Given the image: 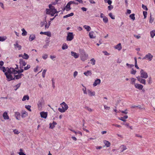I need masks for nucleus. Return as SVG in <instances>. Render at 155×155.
I'll list each match as a JSON object with an SVG mask.
<instances>
[{
	"mask_svg": "<svg viewBox=\"0 0 155 155\" xmlns=\"http://www.w3.org/2000/svg\"><path fill=\"white\" fill-rule=\"evenodd\" d=\"M130 18L132 19L133 21L135 20V14H132L130 15Z\"/></svg>",
	"mask_w": 155,
	"mask_h": 155,
	"instance_id": "nucleus-40",
	"label": "nucleus"
},
{
	"mask_svg": "<svg viewBox=\"0 0 155 155\" xmlns=\"http://www.w3.org/2000/svg\"><path fill=\"white\" fill-rule=\"evenodd\" d=\"M74 38V36L72 32H69L68 34L66 40L68 41H70L72 40Z\"/></svg>",
	"mask_w": 155,
	"mask_h": 155,
	"instance_id": "nucleus-6",
	"label": "nucleus"
},
{
	"mask_svg": "<svg viewBox=\"0 0 155 155\" xmlns=\"http://www.w3.org/2000/svg\"><path fill=\"white\" fill-rule=\"evenodd\" d=\"M29 56L28 54L25 53L23 55V58L24 59L27 60L29 58Z\"/></svg>",
	"mask_w": 155,
	"mask_h": 155,
	"instance_id": "nucleus-35",
	"label": "nucleus"
},
{
	"mask_svg": "<svg viewBox=\"0 0 155 155\" xmlns=\"http://www.w3.org/2000/svg\"><path fill=\"white\" fill-rule=\"evenodd\" d=\"M40 34L41 35H46L49 37H51V33L50 31H47L43 32L42 31H41L40 32Z\"/></svg>",
	"mask_w": 155,
	"mask_h": 155,
	"instance_id": "nucleus-17",
	"label": "nucleus"
},
{
	"mask_svg": "<svg viewBox=\"0 0 155 155\" xmlns=\"http://www.w3.org/2000/svg\"><path fill=\"white\" fill-rule=\"evenodd\" d=\"M83 27L87 31H90L91 30V28L90 26L87 25H84L83 26Z\"/></svg>",
	"mask_w": 155,
	"mask_h": 155,
	"instance_id": "nucleus-29",
	"label": "nucleus"
},
{
	"mask_svg": "<svg viewBox=\"0 0 155 155\" xmlns=\"http://www.w3.org/2000/svg\"><path fill=\"white\" fill-rule=\"evenodd\" d=\"M150 36L152 38H153L155 36V30H153L150 32Z\"/></svg>",
	"mask_w": 155,
	"mask_h": 155,
	"instance_id": "nucleus-32",
	"label": "nucleus"
},
{
	"mask_svg": "<svg viewBox=\"0 0 155 155\" xmlns=\"http://www.w3.org/2000/svg\"><path fill=\"white\" fill-rule=\"evenodd\" d=\"M28 115V113L26 112V111H24L22 113V115H21V117L22 118H24V117H26Z\"/></svg>",
	"mask_w": 155,
	"mask_h": 155,
	"instance_id": "nucleus-33",
	"label": "nucleus"
},
{
	"mask_svg": "<svg viewBox=\"0 0 155 155\" xmlns=\"http://www.w3.org/2000/svg\"><path fill=\"white\" fill-rule=\"evenodd\" d=\"M118 119H119L122 121H123L124 122H125L126 121V120H125L124 117H119V118Z\"/></svg>",
	"mask_w": 155,
	"mask_h": 155,
	"instance_id": "nucleus-63",
	"label": "nucleus"
},
{
	"mask_svg": "<svg viewBox=\"0 0 155 155\" xmlns=\"http://www.w3.org/2000/svg\"><path fill=\"white\" fill-rule=\"evenodd\" d=\"M101 82V80L99 79H97L94 82L93 84V85L94 87L96 86L97 85L100 84Z\"/></svg>",
	"mask_w": 155,
	"mask_h": 155,
	"instance_id": "nucleus-19",
	"label": "nucleus"
},
{
	"mask_svg": "<svg viewBox=\"0 0 155 155\" xmlns=\"http://www.w3.org/2000/svg\"><path fill=\"white\" fill-rule=\"evenodd\" d=\"M5 74L8 81H10L11 80H15V78L13 77L11 74H8V73H5Z\"/></svg>",
	"mask_w": 155,
	"mask_h": 155,
	"instance_id": "nucleus-7",
	"label": "nucleus"
},
{
	"mask_svg": "<svg viewBox=\"0 0 155 155\" xmlns=\"http://www.w3.org/2000/svg\"><path fill=\"white\" fill-rule=\"evenodd\" d=\"M140 77L142 78H147L148 77V75L147 73L143 69H141L140 71Z\"/></svg>",
	"mask_w": 155,
	"mask_h": 155,
	"instance_id": "nucleus-5",
	"label": "nucleus"
},
{
	"mask_svg": "<svg viewBox=\"0 0 155 155\" xmlns=\"http://www.w3.org/2000/svg\"><path fill=\"white\" fill-rule=\"evenodd\" d=\"M84 74L86 76H91L92 73L91 71L90 70L87 71L86 72H84Z\"/></svg>",
	"mask_w": 155,
	"mask_h": 155,
	"instance_id": "nucleus-22",
	"label": "nucleus"
},
{
	"mask_svg": "<svg viewBox=\"0 0 155 155\" xmlns=\"http://www.w3.org/2000/svg\"><path fill=\"white\" fill-rule=\"evenodd\" d=\"M56 56H52L51 55L50 56V58L53 61H55V58H56Z\"/></svg>",
	"mask_w": 155,
	"mask_h": 155,
	"instance_id": "nucleus-60",
	"label": "nucleus"
},
{
	"mask_svg": "<svg viewBox=\"0 0 155 155\" xmlns=\"http://www.w3.org/2000/svg\"><path fill=\"white\" fill-rule=\"evenodd\" d=\"M20 152L18 153L19 155H26L24 153L22 152L23 150L22 149H20Z\"/></svg>",
	"mask_w": 155,
	"mask_h": 155,
	"instance_id": "nucleus-50",
	"label": "nucleus"
},
{
	"mask_svg": "<svg viewBox=\"0 0 155 155\" xmlns=\"http://www.w3.org/2000/svg\"><path fill=\"white\" fill-rule=\"evenodd\" d=\"M21 68L20 69V70H16V71L17 72H16V74H17V73H21L23 72L24 71V70L22 69H21Z\"/></svg>",
	"mask_w": 155,
	"mask_h": 155,
	"instance_id": "nucleus-48",
	"label": "nucleus"
},
{
	"mask_svg": "<svg viewBox=\"0 0 155 155\" xmlns=\"http://www.w3.org/2000/svg\"><path fill=\"white\" fill-rule=\"evenodd\" d=\"M30 68V65L28 64L27 65V66L25 67L24 68V70H27Z\"/></svg>",
	"mask_w": 155,
	"mask_h": 155,
	"instance_id": "nucleus-53",
	"label": "nucleus"
},
{
	"mask_svg": "<svg viewBox=\"0 0 155 155\" xmlns=\"http://www.w3.org/2000/svg\"><path fill=\"white\" fill-rule=\"evenodd\" d=\"M103 21L105 23H107L108 21L107 18L105 16H104L103 18Z\"/></svg>",
	"mask_w": 155,
	"mask_h": 155,
	"instance_id": "nucleus-45",
	"label": "nucleus"
},
{
	"mask_svg": "<svg viewBox=\"0 0 155 155\" xmlns=\"http://www.w3.org/2000/svg\"><path fill=\"white\" fill-rule=\"evenodd\" d=\"M153 58V56L150 53H148L143 58V60H147L149 61H151Z\"/></svg>",
	"mask_w": 155,
	"mask_h": 155,
	"instance_id": "nucleus-4",
	"label": "nucleus"
},
{
	"mask_svg": "<svg viewBox=\"0 0 155 155\" xmlns=\"http://www.w3.org/2000/svg\"><path fill=\"white\" fill-rule=\"evenodd\" d=\"M134 86L136 88L138 89L139 90H142L143 87V86L142 85L137 83L135 84Z\"/></svg>",
	"mask_w": 155,
	"mask_h": 155,
	"instance_id": "nucleus-14",
	"label": "nucleus"
},
{
	"mask_svg": "<svg viewBox=\"0 0 155 155\" xmlns=\"http://www.w3.org/2000/svg\"><path fill=\"white\" fill-rule=\"evenodd\" d=\"M49 7L50 9L51 12H54V13H58V12L57 11V10L54 7L52 6L51 5H49Z\"/></svg>",
	"mask_w": 155,
	"mask_h": 155,
	"instance_id": "nucleus-10",
	"label": "nucleus"
},
{
	"mask_svg": "<svg viewBox=\"0 0 155 155\" xmlns=\"http://www.w3.org/2000/svg\"><path fill=\"white\" fill-rule=\"evenodd\" d=\"M57 123L55 121H53L52 123H50L49 124L50 128L53 129L54 127L56 125Z\"/></svg>",
	"mask_w": 155,
	"mask_h": 155,
	"instance_id": "nucleus-25",
	"label": "nucleus"
},
{
	"mask_svg": "<svg viewBox=\"0 0 155 155\" xmlns=\"http://www.w3.org/2000/svg\"><path fill=\"white\" fill-rule=\"evenodd\" d=\"M62 107V108H59L58 111L61 113H64L68 109V107L67 104L64 102H63L61 104Z\"/></svg>",
	"mask_w": 155,
	"mask_h": 155,
	"instance_id": "nucleus-1",
	"label": "nucleus"
},
{
	"mask_svg": "<svg viewBox=\"0 0 155 155\" xmlns=\"http://www.w3.org/2000/svg\"><path fill=\"white\" fill-rule=\"evenodd\" d=\"M41 117L44 118H46L47 116V113L46 112H44L43 111L41 112L40 113Z\"/></svg>",
	"mask_w": 155,
	"mask_h": 155,
	"instance_id": "nucleus-13",
	"label": "nucleus"
},
{
	"mask_svg": "<svg viewBox=\"0 0 155 155\" xmlns=\"http://www.w3.org/2000/svg\"><path fill=\"white\" fill-rule=\"evenodd\" d=\"M87 91L88 94L90 96H94L95 95V93L94 91L92 92L91 90L89 89L87 90Z\"/></svg>",
	"mask_w": 155,
	"mask_h": 155,
	"instance_id": "nucleus-20",
	"label": "nucleus"
},
{
	"mask_svg": "<svg viewBox=\"0 0 155 155\" xmlns=\"http://www.w3.org/2000/svg\"><path fill=\"white\" fill-rule=\"evenodd\" d=\"M46 14H47L50 15L51 13L50 9H46Z\"/></svg>",
	"mask_w": 155,
	"mask_h": 155,
	"instance_id": "nucleus-59",
	"label": "nucleus"
},
{
	"mask_svg": "<svg viewBox=\"0 0 155 155\" xmlns=\"http://www.w3.org/2000/svg\"><path fill=\"white\" fill-rule=\"evenodd\" d=\"M0 70L1 71H2L4 72H5V73L6 71L5 67H2V66H0Z\"/></svg>",
	"mask_w": 155,
	"mask_h": 155,
	"instance_id": "nucleus-42",
	"label": "nucleus"
},
{
	"mask_svg": "<svg viewBox=\"0 0 155 155\" xmlns=\"http://www.w3.org/2000/svg\"><path fill=\"white\" fill-rule=\"evenodd\" d=\"M109 16L112 19H115V17L114 16H113L112 13H110L109 14Z\"/></svg>",
	"mask_w": 155,
	"mask_h": 155,
	"instance_id": "nucleus-51",
	"label": "nucleus"
},
{
	"mask_svg": "<svg viewBox=\"0 0 155 155\" xmlns=\"http://www.w3.org/2000/svg\"><path fill=\"white\" fill-rule=\"evenodd\" d=\"M35 38V34H31L30 35L29 38V40L30 41H32Z\"/></svg>",
	"mask_w": 155,
	"mask_h": 155,
	"instance_id": "nucleus-27",
	"label": "nucleus"
},
{
	"mask_svg": "<svg viewBox=\"0 0 155 155\" xmlns=\"http://www.w3.org/2000/svg\"><path fill=\"white\" fill-rule=\"evenodd\" d=\"M20 68H22L23 66H25L26 64V63L22 59H20L19 60Z\"/></svg>",
	"mask_w": 155,
	"mask_h": 155,
	"instance_id": "nucleus-8",
	"label": "nucleus"
},
{
	"mask_svg": "<svg viewBox=\"0 0 155 155\" xmlns=\"http://www.w3.org/2000/svg\"><path fill=\"white\" fill-rule=\"evenodd\" d=\"M29 99V97L28 96V95H25L22 99V101H25L26 100V99H27V100H28Z\"/></svg>",
	"mask_w": 155,
	"mask_h": 155,
	"instance_id": "nucleus-39",
	"label": "nucleus"
},
{
	"mask_svg": "<svg viewBox=\"0 0 155 155\" xmlns=\"http://www.w3.org/2000/svg\"><path fill=\"white\" fill-rule=\"evenodd\" d=\"M15 115L17 120H19L20 119V114L18 112H16L15 114Z\"/></svg>",
	"mask_w": 155,
	"mask_h": 155,
	"instance_id": "nucleus-24",
	"label": "nucleus"
},
{
	"mask_svg": "<svg viewBox=\"0 0 155 155\" xmlns=\"http://www.w3.org/2000/svg\"><path fill=\"white\" fill-rule=\"evenodd\" d=\"M74 13L73 12H71V13L68 14L67 15L64 16L63 17L64 18H66L68 17L72 16L74 15Z\"/></svg>",
	"mask_w": 155,
	"mask_h": 155,
	"instance_id": "nucleus-31",
	"label": "nucleus"
},
{
	"mask_svg": "<svg viewBox=\"0 0 155 155\" xmlns=\"http://www.w3.org/2000/svg\"><path fill=\"white\" fill-rule=\"evenodd\" d=\"M13 132L15 134H18L20 133V132H19L18 131V130L16 129H15V130H14Z\"/></svg>",
	"mask_w": 155,
	"mask_h": 155,
	"instance_id": "nucleus-57",
	"label": "nucleus"
},
{
	"mask_svg": "<svg viewBox=\"0 0 155 155\" xmlns=\"http://www.w3.org/2000/svg\"><path fill=\"white\" fill-rule=\"evenodd\" d=\"M153 18L151 17V15L150 16V19L149 20V22L151 23H152L153 21Z\"/></svg>",
	"mask_w": 155,
	"mask_h": 155,
	"instance_id": "nucleus-62",
	"label": "nucleus"
},
{
	"mask_svg": "<svg viewBox=\"0 0 155 155\" xmlns=\"http://www.w3.org/2000/svg\"><path fill=\"white\" fill-rule=\"evenodd\" d=\"M143 14L144 16V18H145L147 17V12L146 11H143Z\"/></svg>",
	"mask_w": 155,
	"mask_h": 155,
	"instance_id": "nucleus-58",
	"label": "nucleus"
},
{
	"mask_svg": "<svg viewBox=\"0 0 155 155\" xmlns=\"http://www.w3.org/2000/svg\"><path fill=\"white\" fill-rule=\"evenodd\" d=\"M136 80V79L134 78H131V83L132 84H134V85H135V84H136V83H135V81Z\"/></svg>",
	"mask_w": 155,
	"mask_h": 155,
	"instance_id": "nucleus-43",
	"label": "nucleus"
},
{
	"mask_svg": "<svg viewBox=\"0 0 155 155\" xmlns=\"http://www.w3.org/2000/svg\"><path fill=\"white\" fill-rule=\"evenodd\" d=\"M71 54L72 56H73L74 58H77L79 57V54L74 51H71Z\"/></svg>",
	"mask_w": 155,
	"mask_h": 155,
	"instance_id": "nucleus-16",
	"label": "nucleus"
},
{
	"mask_svg": "<svg viewBox=\"0 0 155 155\" xmlns=\"http://www.w3.org/2000/svg\"><path fill=\"white\" fill-rule=\"evenodd\" d=\"M21 31H22V35L23 36H25L27 35V32L25 30L24 28H22L21 29Z\"/></svg>",
	"mask_w": 155,
	"mask_h": 155,
	"instance_id": "nucleus-30",
	"label": "nucleus"
},
{
	"mask_svg": "<svg viewBox=\"0 0 155 155\" xmlns=\"http://www.w3.org/2000/svg\"><path fill=\"white\" fill-rule=\"evenodd\" d=\"M25 107L29 111L31 112V106L29 105L25 106Z\"/></svg>",
	"mask_w": 155,
	"mask_h": 155,
	"instance_id": "nucleus-44",
	"label": "nucleus"
},
{
	"mask_svg": "<svg viewBox=\"0 0 155 155\" xmlns=\"http://www.w3.org/2000/svg\"><path fill=\"white\" fill-rule=\"evenodd\" d=\"M90 63L92 65H94L95 64L96 61L95 60L94 58H92L90 60Z\"/></svg>",
	"mask_w": 155,
	"mask_h": 155,
	"instance_id": "nucleus-36",
	"label": "nucleus"
},
{
	"mask_svg": "<svg viewBox=\"0 0 155 155\" xmlns=\"http://www.w3.org/2000/svg\"><path fill=\"white\" fill-rule=\"evenodd\" d=\"M14 46L15 48H17L19 50L21 49V46L18 44L17 42H16L15 44H14Z\"/></svg>",
	"mask_w": 155,
	"mask_h": 155,
	"instance_id": "nucleus-26",
	"label": "nucleus"
},
{
	"mask_svg": "<svg viewBox=\"0 0 155 155\" xmlns=\"http://www.w3.org/2000/svg\"><path fill=\"white\" fill-rule=\"evenodd\" d=\"M142 8L143 9L145 10L146 11H147L148 10L146 6H145L143 4L142 5Z\"/></svg>",
	"mask_w": 155,
	"mask_h": 155,
	"instance_id": "nucleus-52",
	"label": "nucleus"
},
{
	"mask_svg": "<svg viewBox=\"0 0 155 155\" xmlns=\"http://www.w3.org/2000/svg\"><path fill=\"white\" fill-rule=\"evenodd\" d=\"M21 83H19L16 85L14 87V90L16 91L18 88L21 85Z\"/></svg>",
	"mask_w": 155,
	"mask_h": 155,
	"instance_id": "nucleus-37",
	"label": "nucleus"
},
{
	"mask_svg": "<svg viewBox=\"0 0 155 155\" xmlns=\"http://www.w3.org/2000/svg\"><path fill=\"white\" fill-rule=\"evenodd\" d=\"M71 5V3L69 2L67 4L66 6L64 8V9H65L67 11H70L71 9V8H70Z\"/></svg>",
	"mask_w": 155,
	"mask_h": 155,
	"instance_id": "nucleus-18",
	"label": "nucleus"
},
{
	"mask_svg": "<svg viewBox=\"0 0 155 155\" xmlns=\"http://www.w3.org/2000/svg\"><path fill=\"white\" fill-rule=\"evenodd\" d=\"M85 108L86 110H88L90 112H91L92 111V110L90 108L88 107H85Z\"/></svg>",
	"mask_w": 155,
	"mask_h": 155,
	"instance_id": "nucleus-55",
	"label": "nucleus"
},
{
	"mask_svg": "<svg viewBox=\"0 0 155 155\" xmlns=\"http://www.w3.org/2000/svg\"><path fill=\"white\" fill-rule=\"evenodd\" d=\"M48 55L47 54H44L43 55V56H42V58L44 59H46L47 58H48Z\"/></svg>",
	"mask_w": 155,
	"mask_h": 155,
	"instance_id": "nucleus-56",
	"label": "nucleus"
},
{
	"mask_svg": "<svg viewBox=\"0 0 155 155\" xmlns=\"http://www.w3.org/2000/svg\"><path fill=\"white\" fill-rule=\"evenodd\" d=\"M6 39V37H0V41H3Z\"/></svg>",
	"mask_w": 155,
	"mask_h": 155,
	"instance_id": "nucleus-54",
	"label": "nucleus"
},
{
	"mask_svg": "<svg viewBox=\"0 0 155 155\" xmlns=\"http://www.w3.org/2000/svg\"><path fill=\"white\" fill-rule=\"evenodd\" d=\"M88 57V55L86 54L84 50L82 51L80 56V58L81 60L83 61H85L87 60Z\"/></svg>",
	"mask_w": 155,
	"mask_h": 155,
	"instance_id": "nucleus-3",
	"label": "nucleus"
},
{
	"mask_svg": "<svg viewBox=\"0 0 155 155\" xmlns=\"http://www.w3.org/2000/svg\"><path fill=\"white\" fill-rule=\"evenodd\" d=\"M82 86L83 87H84V88H83L82 89V90L83 91V93H84V94H87V88H86V87H85V86H84L83 84H82Z\"/></svg>",
	"mask_w": 155,
	"mask_h": 155,
	"instance_id": "nucleus-41",
	"label": "nucleus"
},
{
	"mask_svg": "<svg viewBox=\"0 0 155 155\" xmlns=\"http://www.w3.org/2000/svg\"><path fill=\"white\" fill-rule=\"evenodd\" d=\"M70 3H71V4H74L75 5H78V3L74 1H71L69 2Z\"/></svg>",
	"mask_w": 155,
	"mask_h": 155,
	"instance_id": "nucleus-61",
	"label": "nucleus"
},
{
	"mask_svg": "<svg viewBox=\"0 0 155 155\" xmlns=\"http://www.w3.org/2000/svg\"><path fill=\"white\" fill-rule=\"evenodd\" d=\"M103 143L105 144V146L107 147H109L110 145V143L108 141L104 140L103 141Z\"/></svg>",
	"mask_w": 155,
	"mask_h": 155,
	"instance_id": "nucleus-23",
	"label": "nucleus"
},
{
	"mask_svg": "<svg viewBox=\"0 0 155 155\" xmlns=\"http://www.w3.org/2000/svg\"><path fill=\"white\" fill-rule=\"evenodd\" d=\"M121 147L122 149L121 152H123L124 150L127 149L126 147L124 145H122L121 146Z\"/></svg>",
	"mask_w": 155,
	"mask_h": 155,
	"instance_id": "nucleus-46",
	"label": "nucleus"
},
{
	"mask_svg": "<svg viewBox=\"0 0 155 155\" xmlns=\"http://www.w3.org/2000/svg\"><path fill=\"white\" fill-rule=\"evenodd\" d=\"M89 37L91 38H94L96 36L94 31H91L89 32Z\"/></svg>",
	"mask_w": 155,
	"mask_h": 155,
	"instance_id": "nucleus-15",
	"label": "nucleus"
},
{
	"mask_svg": "<svg viewBox=\"0 0 155 155\" xmlns=\"http://www.w3.org/2000/svg\"><path fill=\"white\" fill-rule=\"evenodd\" d=\"M115 48L116 49H117L119 51L122 48V46L121 45V44L120 43L118 44L115 47Z\"/></svg>",
	"mask_w": 155,
	"mask_h": 155,
	"instance_id": "nucleus-28",
	"label": "nucleus"
},
{
	"mask_svg": "<svg viewBox=\"0 0 155 155\" xmlns=\"http://www.w3.org/2000/svg\"><path fill=\"white\" fill-rule=\"evenodd\" d=\"M137 80L141 83L143 84L144 85L146 84V80L145 79L142 78L140 77V76H138L137 77Z\"/></svg>",
	"mask_w": 155,
	"mask_h": 155,
	"instance_id": "nucleus-11",
	"label": "nucleus"
},
{
	"mask_svg": "<svg viewBox=\"0 0 155 155\" xmlns=\"http://www.w3.org/2000/svg\"><path fill=\"white\" fill-rule=\"evenodd\" d=\"M43 104V102L42 100L39 101L37 104L38 109L39 110H41L42 108V105Z\"/></svg>",
	"mask_w": 155,
	"mask_h": 155,
	"instance_id": "nucleus-9",
	"label": "nucleus"
},
{
	"mask_svg": "<svg viewBox=\"0 0 155 155\" xmlns=\"http://www.w3.org/2000/svg\"><path fill=\"white\" fill-rule=\"evenodd\" d=\"M68 45L65 43L63 44L62 48L63 50H64L65 49H67L68 48Z\"/></svg>",
	"mask_w": 155,
	"mask_h": 155,
	"instance_id": "nucleus-34",
	"label": "nucleus"
},
{
	"mask_svg": "<svg viewBox=\"0 0 155 155\" xmlns=\"http://www.w3.org/2000/svg\"><path fill=\"white\" fill-rule=\"evenodd\" d=\"M46 71H47V70H46V69H44L42 73V76L43 78H44L45 77V73L46 72Z\"/></svg>",
	"mask_w": 155,
	"mask_h": 155,
	"instance_id": "nucleus-49",
	"label": "nucleus"
},
{
	"mask_svg": "<svg viewBox=\"0 0 155 155\" xmlns=\"http://www.w3.org/2000/svg\"><path fill=\"white\" fill-rule=\"evenodd\" d=\"M137 71L136 70H134L133 68H132L131 71L130 73L134 75L136 74Z\"/></svg>",
	"mask_w": 155,
	"mask_h": 155,
	"instance_id": "nucleus-47",
	"label": "nucleus"
},
{
	"mask_svg": "<svg viewBox=\"0 0 155 155\" xmlns=\"http://www.w3.org/2000/svg\"><path fill=\"white\" fill-rule=\"evenodd\" d=\"M3 117L4 119L5 120H8L9 118V117L7 113L6 112H5L3 113Z\"/></svg>",
	"mask_w": 155,
	"mask_h": 155,
	"instance_id": "nucleus-21",
	"label": "nucleus"
},
{
	"mask_svg": "<svg viewBox=\"0 0 155 155\" xmlns=\"http://www.w3.org/2000/svg\"><path fill=\"white\" fill-rule=\"evenodd\" d=\"M134 61H135V67L137 69H139V67H138L137 64V59L136 57H135L134 58Z\"/></svg>",
	"mask_w": 155,
	"mask_h": 155,
	"instance_id": "nucleus-38",
	"label": "nucleus"
},
{
	"mask_svg": "<svg viewBox=\"0 0 155 155\" xmlns=\"http://www.w3.org/2000/svg\"><path fill=\"white\" fill-rule=\"evenodd\" d=\"M108 8L109 10H111L113 8V7L112 5H110L108 6Z\"/></svg>",
	"mask_w": 155,
	"mask_h": 155,
	"instance_id": "nucleus-64",
	"label": "nucleus"
},
{
	"mask_svg": "<svg viewBox=\"0 0 155 155\" xmlns=\"http://www.w3.org/2000/svg\"><path fill=\"white\" fill-rule=\"evenodd\" d=\"M17 74H15L14 75L15 77L14 78H15L16 79H20L24 76V75L21 73H18Z\"/></svg>",
	"mask_w": 155,
	"mask_h": 155,
	"instance_id": "nucleus-12",
	"label": "nucleus"
},
{
	"mask_svg": "<svg viewBox=\"0 0 155 155\" xmlns=\"http://www.w3.org/2000/svg\"><path fill=\"white\" fill-rule=\"evenodd\" d=\"M16 67L15 68H8L7 70V72L5 73H8V74H11L12 73L14 75L16 74V72H17L16 70H18V65L16 64Z\"/></svg>",
	"mask_w": 155,
	"mask_h": 155,
	"instance_id": "nucleus-2",
	"label": "nucleus"
}]
</instances>
